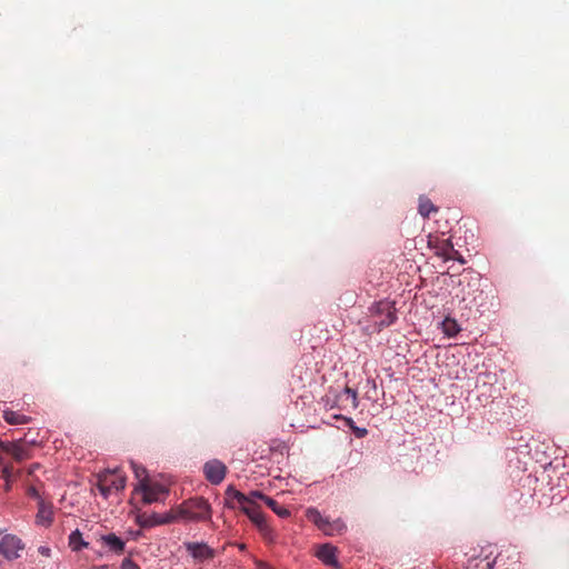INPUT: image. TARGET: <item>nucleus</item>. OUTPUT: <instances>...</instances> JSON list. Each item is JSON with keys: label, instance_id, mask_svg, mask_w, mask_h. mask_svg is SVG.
<instances>
[{"label": "nucleus", "instance_id": "nucleus-1", "mask_svg": "<svg viewBox=\"0 0 569 569\" xmlns=\"http://www.w3.org/2000/svg\"><path fill=\"white\" fill-rule=\"evenodd\" d=\"M178 512L182 520L200 522L211 519L212 510L208 500L194 497L179 505Z\"/></svg>", "mask_w": 569, "mask_h": 569}, {"label": "nucleus", "instance_id": "nucleus-2", "mask_svg": "<svg viewBox=\"0 0 569 569\" xmlns=\"http://www.w3.org/2000/svg\"><path fill=\"white\" fill-rule=\"evenodd\" d=\"M127 482L126 475L119 469H107L98 475L97 488L107 499L112 492L124 489Z\"/></svg>", "mask_w": 569, "mask_h": 569}, {"label": "nucleus", "instance_id": "nucleus-3", "mask_svg": "<svg viewBox=\"0 0 569 569\" xmlns=\"http://www.w3.org/2000/svg\"><path fill=\"white\" fill-rule=\"evenodd\" d=\"M137 489L141 491L142 500L148 505L162 501L168 495V489L163 485L151 481L150 479H142L141 486Z\"/></svg>", "mask_w": 569, "mask_h": 569}, {"label": "nucleus", "instance_id": "nucleus-4", "mask_svg": "<svg viewBox=\"0 0 569 569\" xmlns=\"http://www.w3.org/2000/svg\"><path fill=\"white\" fill-rule=\"evenodd\" d=\"M428 244L435 249L437 256L443 258V260H459L463 263V259L460 253L453 248V244L449 238L441 239L438 237H429Z\"/></svg>", "mask_w": 569, "mask_h": 569}, {"label": "nucleus", "instance_id": "nucleus-5", "mask_svg": "<svg viewBox=\"0 0 569 569\" xmlns=\"http://www.w3.org/2000/svg\"><path fill=\"white\" fill-rule=\"evenodd\" d=\"M24 549V543L14 535H6L0 539V555L7 560H14L20 557V551Z\"/></svg>", "mask_w": 569, "mask_h": 569}, {"label": "nucleus", "instance_id": "nucleus-6", "mask_svg": "<svg viewBox=\"0 0 569 569\" xmlns=\"http://www.w3.org/2000/svg\"><path fill=\"white\" fill-rule=\"evenodd\" d=\"M203 473L210 483L219 485L226 477L227 467L220 460L213 459L204 463Z\"/></svg>", "mask_w": 569, "mask_h": 569}, {"label": "nucleus", "instance_id": "nucleus-7", "mask_svg": "<svg viewBox=\"0 0 569 569\" xmlns=\"http://www.w3.org/2000/svg\"><path fill=\"white\" fill-rule=\"evenodd\" d=\"M187 552L197 561L203 562L214 558L216 551L203 542H184Z\"/></svg>", "mask_w": 569, "mask_h": 569}, {"label": "nucleus", "instance_id": "nucleus-8", "mask_svg": "<svg viewBox=\"0 0 569 569\" xmlns=\"http://www.w3.org/2000/svg\"><path fill=\"white\" fill-rule=\"evenodd\" d=\"M240 509L249 517V519L258 527L261 532L267 533L270 530L259 505H250L247 502Z\"/></svg>", "mask_w": 569, "mask_h": 569}, {"label": "nucleus", "instance_id": "nucleus-9", "mask_svg": "<svg viewBox=\"0 0 569 569\" xmlns=\"http://www.w3.org/2000/svg\"><path fill=\"white\" fill-rule=\"evenodd\" d=\"M21 443H22V440L13 441V442L0 441V450L4 453L12 456V458L17 462H21V461H24L30 458L29 450L26 449Z\"/></svg>", "mask_w": 569, "mask_h": 569}, {"label": "nucleus", "instance_id": "nucleus-10", "mask_svg": "<svg viewBox=\"0 0 569 569\" xmlns=\"http://www.w3.org/2000/svg\"><path fill=\"white\" fill-rule=\"evenodd\" d=\"M375 311L380 316L379 326L381 327H388L397 319L396 308L390 301H379Z\"/></svg>", "mask_w": 569, "mask_h": 569}, {"label": "nucleus", "instance_id": "nucleus-11", "mask_svg": "<svg viewBox=\"0 0 569 569\" xmlns=\"http://www.w3.org/2000/svg\"><path fill=\"white\" fill-rule=\"evenodd\" d=\"M99 540L109 551L116 555H122L124 552L126 542L114 533L102 535Z\"/></svg>", "mask_w": 569, "mask_h": 569}, {"label": "nucleus", "instance_id": "nucleus-12", "mask_svg": "<svg viewBox=\"0 0 569 569\" xmlns=\"http://www.w3.org/2000/svg\"><path fill=\"white\" fill-rule=\"evenodd\" d=\"M316 556L326 565L338 568L337 548L326 543L319 547Z\"/></svg>", "mask_w": 569, "mask_h": 569}, {"label": "nucleus", "instance_id": "nucleus-13", "mask_svg": "<svg viewBox=\"0 0 569 569\" xmlns=\"http://www.w3.org/2000/svg\"><path fill=\"white\" fill-rule=\"evenodd\" d=\"M226 506L228 508H241L247 503V497L244 493L237 490L234 487L229 486L226 490Z\"/></svg>", "mask_w": 569, "mask_h": 569}, {"label": "nucleus", "instance_id": "nucleus-14", "mask_svg": "<svg viewBox=\"0 0 569 569\" xmlns=\"http://www.w3.org/2000/svg\"><path fill=\"white\" fill-rule=\"evenodd\" d=\"M38 522L44 526L51 525L53 520V512L51 505L46 503L43 500H40L38 503Z\"/></svg>", "mask_w": 569, "mask_h": 569}, {"label": "nucleus", "instance_id": "nucleus-15", "mask_svg": "<svg viewBox=\"0 0 569 569\" xmlns=\"http://www.w3.org/2000/svg\"><path fill=\"white\" fill-rule=\"evenodd\" d=\"M2 417L9 425H26L31 421V417L22 415L18 411H13L11 409H4L2 411Z\"/></svg>", "mask_w": 569, "mask_h": 569}, {"label": "nucleus", "instance_id": "nucleus-16", "mask_svg": "<svg viewBox=\"0 0 569 569\" xmlns=\"http://www.w3.org/2000/svg\"><path fill=\"white\" fill-rule=\"evenodd\" d=\"M161 519H160V513H147V512H143V513H140L137 516V523L141 527V528H152V527H156V526H161Z\"/></svg>", "mask_w": 569, "mask_h": 569}, {"label": "nucleus", "instance_id": "nucleus-17", "mask_svg": "<svg viewBox=\"0 0 569 569\" xmlns=\"http://www.w3.org/2000/svg\"><path fill=\"white\" fill-rule=\"evenodd\" d=\"M418 211L423 218H428L430 213L437 212L438 208L427 197H420Z\"/></svg>", "mask_w": 569, "mask_h": 569}, {"label": "nucleus", "instance_id": "nucleus-18", "mask_svg": "<svg viewBox=\"0 0 569 569\" xmlns=\"http://www.w3.org/2000/svg\"><path fill=\"white\" fill-rule=\"evenodd\" d=\"M69 546L73 551H79L82 548H87L88 542L83 540L82 535L79 530H74L69 536Z\"/></svg>", "mask_w": 569, "mask_h": 569}, {"label": "nucleus", "instance_id": "nucleus-19", "mask_svg": "<svg viewBox=\"0 0 569 569\" xmlns=\"http://www.w3.org/2000/svg\"><path fill=\"white\" fill-rule=\"evenodd\" d=\"M264 503L280 518H288L290 516V511L286 507L280 506L274 499L270 497L266 498Z\"/></svg>", "mask_w": 569, "mask_h": 569}, {"label": "nucleus", "instance_id": "nucleus-20", "mask_svg": "<svg viewBox=\"0 0 569 569\" xmlns=\"http://www.w3.org/2000/svg\"><path fill=\"white\" fill-rule=\"evenodd\" d=\"M442 331L448 337H455L460 331V327L455 319L446 318L442 321Z\"/></svg>", "mask_w": 569, "mask_h": 569}, {"label": "nucleus", "instance_id": "nucleus-21", "mask_svg": "<svg viewBox=\"0 0 569 569\" xmlns=\"http://www.w3.org/2000/svg\"><path fill=\"white\" fill-rule=\"evenodd\" d=\"M495 563L493 561L488 560V557L483 560H478L477 558H470L468 560V569H492Z\"/></svg>", "mask_w": 569, "mask_h": 569}, {"label": "nucleus", "instance_id": "nucleus-22", "mask_svg": "<svg viewBox=\"0 0 569 569\" xmlns=\"http://www.w3.org/2000/svg\"><path fill=\"white\" fill-rule=\"evenodd\" d=\"M346 529H347L346 523L342 520L337 519L335 521H330L329 527L325 535H327V536H335L337 533L339 535V533H342Z\"/></svg>", "mask_w": 569, "mask_h": 569}, {"label": "nucleus", "instance_id": "nucleus-23", "mask_svg": "<svg viewBox=\"0 0 569 569\" xmlns=\"http://www.w3.org/2000/svg\"><path fill=\"white\" fill-rule=\"evenodd\" d=\"M306 517L309 521H311L312 523H315L318 528L320 526H322V522L325 520L326 517H323L317 509L315 508H309L307 511H306Z\"/></svg>", "mask_w": 569, "mask_h": 569}, {"label": "nucleus", "instance_id": "nucleus-24", "mask_svg": "<svg viewBox=\"0 0 569 569\" xmlns=\"http://www.w3.org/2000/svg\"><path fill=\"white\" fill-rule=\"evenodd\" d=\"M131 467H132L136 478L139 480V486H141L142 479H149L144 467L139 466L133 461H131Z\"/></svg>", "mask_w": 569, "mask_h": 569}, {"label": "nucleus", "instance_id": "nucleus-25", "mask_svg": "<svg viewBox=\"0 0 569 569\" xmlns=\"http://www.w3.org/2000/svg\"><path fill=\"white\" fill-rule=\"evenodd\" d=\"M247 502L252 505H258V500L266 502V498H269L268 496L263 495L261 491H251L249 495H246Z\"/></svg>", "mask_w": 569, "mask_h": 569}, {"label": "nucleus", "instance_id": "nucleus-26", "mask_svg": "<svg viewBox=\"0 0 569 569\" xmlns=\"http://www.w3.org/2000/svg\"><path fill=\"white\" fill-rule=\"evenodd\" d=\"M160 519L163 520V521H161V525H167V523H171V522H174V521L181 519V517L179 516L178 508H177L174 510H171L170 512L160 515Z\"/></svg>", "mask_w": 569, "mask_h": 569}, {"label": "nucleus", "instance_id": "nucleus-27", "mask_svg": "<svg viewBox=\"0 0 569 569\" xmlns=\"http://www.w3.org/2000/svg\"><path fill=\"white\" fill-rule=\"evenodd\" d=\"M13 473L14 471L12 465H7L1 470L2 478L6 480V482L11 481Z\"/></svg>", "mask_w": 569, "mask_h": 569}, {"label": "nucleus", "instance_id": "nucleus-28", "mask_svg": "<svg viewBox=\"0 0 569 569\" xmlns=\"http://www.w3.org/2000/svg\"><path fill=\"white\" fill-rule=\"evenodd\" d=\"M345 392L351 398L353 408H357L358 401H357V392H356V390H353V389H351L349 387H346L345 388Z\"/></svg>", "mask_w": 569, "mask_h": 569}, {"label": "nucleus", "instance_id": "nucleus-29", "mask_svg": "<svg viewBox=\"0 0 569 569\" xmlns=\"http://www.w3.org/2000/svg\"><path fill=\"white\" fill-rule=\"evenodd\" d=\"M122 569H140L131 559L126 558L121 563Z\"/></svg>", "mask_w": 569, "mask_h": 569}, {"label": "nucleus", "instance_id": "nucleus-30", "mask_svg": "<svg viewBox=\"0 0 569 569\" xmlns=\"http://www.w3.org/2000/svg\"><path fill=\"white\" fill-rule=\"evenodd\" d=\"M352 430H353V433L356 435V437L358 438H363L367 436L368 433V430L366 428H359V427H352Z\"/></svg>", "mask_w": 569, "mask_h": 569}, {"label": "nucleus", "instance_id": "nucleus-31", "mask_svg": "<svg viewBox=\"0 0 569 569\" xmlns=\"http://www.w3.org/2000/svg\"><path fill=\"white\" fill-rule=\"evenodd\" d=\"M38 552H39V555H41L44 558H50V556H51V549L46 546L39 547Z\"/></svg>", "mask_w": 569, "mask_h": 569}, {"label": "nucleus", "instance_id": "nucleus-32", "mask_svg": "<svg viewBox=\"0 0 569 569\" xmlns=\"http://www.w3.org/2000/svg\"><path fill=\"white\" fill-rule=\"evenodd\" d=\"M329 523H330V520L328 518H325L323 522H322V526L319 527V529L321 531H323V533H326L328 527H329Z\"/></svg>", "mask_w": 569, "mask_h": 569}, {"label": "nucleus", "instance_id": "nucleus-33", "mask_svg": "<svg viewBox=\"0 0 569 569\" xmlns=\"http://www.w3.org/2000/svg\"><path fill=\"white\" fill-rule=\"evenodd\" d=\"M6 490H10V481L9 482H6Z\"/></svg>", "mask_w": 569, "mask_h": 569}, {"label": "nucleus", "instance_id": "nucleus-34", "mask_svg": "<svg viewBox=\"0 0 569 569\" xmlns=\"http://www.w3.org/2000/svg\"><path fill=\"white\" fill-rule=\"evenodd\" d=\"M31 493H32L33 496H38V493H37L36 489H31Z\"/></svg>", "mask_w": 569, "mask_h": 569}, {"label": "nucleus", "instance_id": "nucleus-35", "mask_svg": "<svg viewBox=\"0 0 569 569\" xmlns=\"http://www.w3.org/2000/svg\"><path fill=\"white\" fill-rule=\"evenodd\" d=\"M2 462H3V459H2V457L0 456V465H2Z\"/></svg>", "mask_w": 569, "mask_h": 569}, {"label": "nucleus", "instance_id": "nucleus-36", "mask_svg": "<svg viewBox=\"0 0 569 569\" xmlns=\"http://www.w3.org/2000/svg\"><path fill=\"white\" fill-rule=\"evenodd\" d=\"M46 567H47V566H46V565H43V566L41 567V569H46Z\"/></svg>", "mask_w": 569, "mask_h": 569}, {"label": "nucleus", "instance_id": "nucleus-37", "mask_svg": "<svg viewBox=\"0 0 569 569\" xmlns=\"http://www.w3.org/2000/svg\"><path fill=\"white\" fill-rule=\"evenodd\" d=\"M2 533V530H0V535Z\"/></svg>", "mask_w": 569, "mask_h": 569}]
</instances>
